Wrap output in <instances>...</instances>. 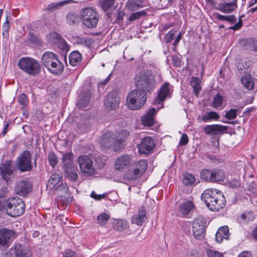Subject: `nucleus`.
<instances>
[{"mask_svg": "<svg viewBox=\"0 0 257 257\" xmlns=\"http://www.w3.org/2000/svg\"><path fill=\"white\" fill-rule=\"evenodd\" d=\"M201 199L212 211H218L222 208L226 202L221 192L215 189H208L201 195Z\"/></svg>", "mask_w": 257, "mask_h": 257, "instance_id": "f257e3e1", "label": "nucleus"}, {"mask_svg": "<svg viewBox=\"0 0 257 257\" xmlns=\"http://www.w3.org/2000/svg\"><path fill=\"white\" fill-rule=\"evenodd\" d=\"M136 86L137 88L147 92L152 91L156 86L154 76L151 71H143L136 76Z\"/></svg>", "mask_w": 257, "mask_h": 257, "instance_id": "f03ea898", "label": "nucleus"}, {"mask_svg": "<svg viewBox=\"0 0 257 257\" xmlns=\"http://www.w3.org/2000/svg\"><path fill=\"white\" fill-rule=\"evenodd\" d=\"M146 100V93L137 88L132 90L127 95V105L130 109L137 110L144 105Z\"/></svg>", "mask_w": 257, "mask_h": 257, "instance_id": "7ed1b4c3", "label": "nucleus"}, {"mask_svg": "<svg viewBox=\"0 0 257 257\" xmlns=\"http://www.w3.org/2000/svg\"><path fill=\"white\" fill-rule=\"evenodd\" d=\"M16 167L21 172H29L32 170V155L29 151H23L17 158Z\"/></svg>", "mask_w": 257, "mask_h": 257, "instance_id": "20e7f679", "label": "nucleus"}, {"mask_svg": "<svg viewBox=\"0 0 257 257\" xmlns=\"http://www.w3.org/2000/svg\"><path fill=\"white\" fill-rule=\"evenodd\" d=\"M81 18L83 24L88 28L96 26L98 21V15L91 8H86L81 11Z\"/></svg>", "mask_w": 257, "mask_h": 257, "instance_id": "39448f33", "label": "nucleus"}, {"mask_svg": "<svg viewBox=\"0 0 257 257\" xmlns=\"http://www.w3.org/2000/svg\"><path fill=\"white\" fill-rule=\"evenodd\" d=\"M82 175L85 177L92 176L95 174V169L93 166V162L87 155H81L77 158Z\"/></svg>", "mask_w": 257, "mask_h": 257, "instance_id": "423d86ee", "label": "nucleus"}, {"mask_svg": "<svg viewBox=\"0 0 257 257\" xmlns=\"http://www.w3.org/2000/svg\"><path fill=\"white\" fill-rule=\"evenodd\" d=\"M173 92V87L168 83L165 82L160 88L158 96L155 100V104H162L163 107V102L167 98H170Z\"/></svg>", "mask_w": 257, "mask_h": 257, "instance_id": "0eeeda50", "label": "nucleus"}, {"mask_svg": "<svg viewBox=\"0 0 257 257\" xmlns=\"http://www.w3.org/2000/svg\"><path fill=\"white\" fill-rule=\"evenodd\" d=\"M147 168V161L146 160H141L136 163L133 171L130 174V176H127V177L128 179H137L145 173Z\"/></svg>", "mask_w": 257, "mask_h": 257, "instance_id": "6e6552de", "label": "nucleus"}, {"mask_svg": "<svg viewBox=\"0 0 257 257\" xmlns=\"http://www.w3.org/2000/svg\"><path fill=\"white\" fill-rule=\"evenodd\" d=\"M42 62L44 64H63V60L66 64L67 63V57L66 55L58 56L54 53L51 52L47 51L45 52L42 57Z\"/></svg>", "mask_w": 257, "mask_h": 257, "instance_id": "1a4fd4ad", "label": "nucleus"}, {"mask_svg": "<svg viewBox=\"0 0 257 257\" xmlns=\"http://www.w3.org/2000/svg\"><path fill=\"white\" fill-rule=\"evenodd\" d=\"M16 171L15 167L13 165L12 161L7 160L0 166V174L2 178L8 182Z\"/></svg>", "mask_w": 257, "mask_h": 257, "instance_id": "9d476101", "label": "nucleus"}, {"mask_svg": "<svg viewBox=\"0 0 257 257\" xmlns=\"http://www.w3.org/2000/svg\"><path fill=\"white\" fill-rule=\"evenodd\" d=\"M193 232L194 237L199 240L204 237L205 234V222L203 219L196 218L193 222Z\"/></svg>", "mask_w": 257, "mask_h": 257, "instance_id": "9b49d317", "label": "nucleus"}, {"mask_svg": "<svg viewBox=\"0 0 257 257\" xmlns=\"http://www.w3.org/2000/svg\"><path fill=\"white\" fill-rule=\"evenodd\" d=\"M155 147L154 140L149 137L143 138L141 143L138 145V149L140 154L146 155L150 154Z\"/></svg>", "mask_w": 257, "mask_h": 257, "instance_id": "f8f14e48", "label": "nucleus"}, {"mask_svg": "<svg viewBox=\"0 0 257 257\" xmlns=\"http://www.w3.org/2000/svg\"><path fill=\"white\" fill-rule=\"evenodd\" d=\"M117 95L116 90H112L108 93L104 100V104L106 108L112 110L118 106L119 100Z\"/></svg>", "mask_w": 257, "mask_h": 257, "instance_id": "ddd939ff", "label": "nucleus"}, {"mask_svg": "<svg viewBox=\"0 0 257 257\" xmlns=\"http://www.w3.org/2000/svg\"><path fill=\"white\" fill-rule=\"evenodd\" d=\"M132 163V157L130 155H123L118 157L114 163V168L116 170L123 171L129 167Z\"/></svg>", "mask_w": 257, "mask_h": 257, "instance_id": "4468645a", "label": "nucleus"}, {"mask_svg": "<svg viewBox=\"0 0 257 257\" xmlns=\"http://www.w3.org/2000/svg\"><path fill=\"white\" fill-rule=\"evenodd\" d=\"M15 237L16 232L14 231L6 228L1 229L0 230V245L8 247L11 240Z\"/></svg>", "mask_w": 257, "mask_h": 257, "instance_id": "2eb2a0df", "label": "nucleus"}, {"mask_svg": "<svg viewBox=\"0 0 257 257\" xmlns=\"http://www.w3.org/2000/svg\"><path fill=\"white\" fill-rule=\"evenodd\" d=\"M46 38L48 43L55 44L60 49H66L67 47L66 42L56 32L49 33Z\"/></svg>", "mask_w": 257, "mask_h": 257, "instance_id": "dca6fc26", "label": "nucleus"}, {"mask_svg": "<svg viewBox=\"0 0 257 257\" xmlns=\"http://www.w3.org/2000/svg\"><path fill=\"white\" fill-rule=\"evenodd\" d=\"M160 108H161L157 109L155 108L149 109L141 117L142 124L145 126H152L155 122L156 114Z\"/></svg>", "mask_w": 257, "mask_h": 257, "instance_id": "f3484780", "label": "nucleus"}, {"mask_svg": "<svg viewBox=\"0 0 257 257\" xmlns=\"http://www.w3.org/2000/svg\"><path fill=\"white\" fill-rule=\"evenodd\" d=\"M32 189L31 183L27 181L22 180L17 183L15 190L20 196H25L29 194Z\"/></svg>", "mask_w": 257, "mask_h": 257, "instance_id": "a211bd4d", "label": "nucleus"}, {"mask_svg": "<svg viewBox=\"0 0 257 257\" xmlns=\"http://www.w3.org/2000/svg\"><path fill=\"white\" fill-rule=\"evenodd\" d=\"M90 91L85 92L82 95H80L77 103L78 107L83 110L88 109L90 108Z\"/></svg>", "mask_w": 257, "mask_h": 257, "instance_id": "6ab92c4d", "label": "nucleus"}, {"mask_svg": "<svg viewBox=\"0 0 257 257\" xmlns=\"http://www.w3.org/2000/svg\"><path fill=\"white\" fill-rule=\"evenodd\" d=\"M146 209L144 207H141L138 211L137 214L132 217V223L136 224L138 225H142L147 218L146 217Z\"/></svg>", "mask_w": 257, "mask_h": 257, "instance_id": "aec40b11", "label": "nucleus"}, {"mask_svg": "<svg viewBox=\"0 0 257 257\" xmlns=\"http://www.w3.org/2000/svg\"><path fill=\"white\" fill-rule=\"evenodd\" d=\"M114 137L111 131H107L105 133L101 139V146L104 148L109 149L113 147Z\"/></svg>", "mask_w": 257, "mask_h": 257, "instance_id": "412c9836", "label": "nucleus"}, {"mask_svg": "<svg viewBox=\"0 0 257 257\" xmlns=\"http://www.w3.org/2000/svg\"><path fill=\"white\" fill-rule=\"evenodd\" d=\"M193 207V204L191 201L184 202L179 206L178 215L180 216L187 217Z\"/></svg>", "mask_w": 257, "mask_h": 257, "instance_id": "4be33fe9", "label": "nucleus"}, {"mask_svg": "<svg viewBox=\"0 0 257 257\" xmlns=\"http://www.w3.org/2000/svg\"><path fill=\"white\" fill-rule=\"evenodd\" d=\"M229 236V229L227 226L220 227L217 230L215 235V239L217 242L221 243L224 239H228Z\"/></svg>", "mask_w": 257, "mask_h": 257, "instance_id": "5701e85b", "label": "nucleus"}, {"mask_svg": "<svg viewBox=\"0 0 257 257\" xmlns=\"http://www.w3.org/2000/svg\"><path fill=\"white\" fill-rule=\"evenodd\" d=\"M61 179L62 176L60 174H52L48 180L47 187L50 189L56 190L57 187H58L59 184H60L62 182Z\"/></svg>", "mask_w": 257, "mask_h": 257, "instance_id": "b1692460", "label": "nucleus"}, {"mask_svg": "<svg viewBox=\"0 0 257 257\" xmlns=\"http://www.w3.org/2000/svg\"><path fill=\"white\" fill-rule=\"evenodd\" d=\"M204 131L206 134L214 136L221 134L224 128L218 124L207 125L204 127Z\"/></svg>", "mask_w": 257, "mask_h": 257, "instance_id": "393cba45", "label": "nucleus"}, {"mask_svg": "<svg viewBox=\"0 0 257 257\" xmlns=\"http://www.w3.org/2000/svg\"><path fill=\"white\" fill-rule=\"evenodd\" d=\"M63 170L74 166L73 155L71 152L64 153L62 158Z\"/></svg>", "mask_w": 257, "mask_h": 257, "instance_id": "a878e982", "label": "nucleus"}, {"mask_svg": "<svg viewBox=\"0 0 257 257\" xmlns=\"http://www.w3.org/2000/svg\"><path fill=\"white\" fill-rule=\"evenodd\" d=\"M217 9L224 13H230L237 7L236 3L233 1L230 3H221L218 5Z\"/></svg>", "mask_w": 257, "mask_h": 257, "instance_id": "bb28decb", "label": "nucleus"}, {"mask_svg": "<svg viewBox=\"0 0 257 257\" xmlns=\"http://www.w3.org/2000/svg\"><path fill=\"white\" fill-rule=\"evenodd\" d=\"M13 250L15 254V257H31L30 253L24 246L18 244H15Z\"/></svg>", "mask_w": 257, "mask_h": 257, "instance_id": "cd10ccee", "label": "nucleus"}, {"mask_svg": "<svg viewBox=\"0 0 257 257\" xmlns=\"http://www.w3.org/2000/svg\"><path fill=\"white\" fill-rule=\"evenodd\" d=\"M65 175L70 181H75L78 177V170L75 166L63 170Z\"/></svg>", "mask_w": 257, "mask_h": 257, "instance_id": "c85d7f7f", "label": "nucleus"}, {"mask_svg": "<svg viewBox=\"0 0 257 257\" xmlns=\"http://www.w3.org/2000/svg\"><path fill=\"white\" fill-rule=\"evenodd\" d=\"M242 85L248 90H252L254 87V81L250 74L244 73L241 78Z\"/></svg>", "mask_w": 257, "mask_h": 257, "instance_id": "c756f323", "label": "nucleus"}, {"mask_svg": "<svg viewBox=\"0 0 257 257\" xmlns=\"http://www.w3.org/2000/svg\"><path fill=\"white\" fill-rule=\"evenodd\" d=\"M125 6L128 10L135 11L144 7V2L142 0H128Z\"/></svg>", "mask_w": 257, "mask_h": 257, "instance_id": "7c9ffc66", "label": "nucleus"}, {"mask_svg": "<svg viewBox=\"0 0 257 257\" xmlns=\"http://www.w3.org/2000/svg\"><path fill=\"white\" fill-rule=\"evenodd\" d=\"M20 69L31 75H35L40 72V65H18Z\"/></svg>", "mask_w": 257, "mask_h": 257, "instance_id": "2f4dec72", "label": "nucleus"}, {"mask_svg": "<svg viewBox=\"0 0 257 257\" xmlns=\"http://www.w3.org/2000/svg\"><path fill=\"white\" fill-rule=\"evenodd\" d=\"M113 228L115 230L122 231L128 228L127 221L124 219H115L114 221Z\"/></svg>", "mask_w": 257, "mask_h": 257, "instance_id": "473e14b6", "label": "nucleus"}, {"mask_svg": "<svg viewBox=\"0 0 257 257\" xmlns=\"http://www.w3.org/2000/svg\"><path fill=\"white\" fill-rule=\"evenodd\" d=\"M190 85L193 89L194 94L198 97L201 90L200 79L199 78L193 77L190 82Z\"/></svg>", "mask_w": 257, "mask_h": 257, "instance_id": "72a5a7b5", "label": "nucleus"}, {"mask_svg": "<svg viewBox=\"0 0 257 257\" xmlns=\"http://www.w3.org/2000/svg\"><path fill=\"white\" fill-rule=\"evenodd\" d=\"M220 117L219 115L215 111L207 112L201 116L202 121L207 122L212 120H217Z\"/></svg>", "mask_w": 257, "mask_h": 257, "instance_id": "f704fd0d", "label": "nucleus"}, {"mask_svg": "<svg viewBox=\"0 0 257 257\" xmlns=\"http://www.w3.org/2000/svg\"><path fill=\"white\" fill-rule=\"evenodd\" d=\"M214 172L212 170L203 169L200 173V177L201 179H203L207 182H213Z\"/></svg>", "mask_w": 257, "mask_h": 257, "instance_id": "c9c22d12", "label": "nucleus"}, {"mask_svg": "<svg viewBox=\"0 0 257 257\" xmlns=\"http://www.w3.org/2000/svg\"><path fill=\"white\" fill-rule=\"evenodd\" d=\"M213 172H214L213 177V182H219L223 181V180L225 179L226 174L224 171L218 169H213Z\"/></svg>", "mask_w": 257, "mask_h": 257, "instance_id": "e433bc0d", "label": "nucleus"}, {"mask_svg": "<svg viewBox=\"0 0 257 257\" xmlns=\"http://www.w3.org/2000/svg\"><path fill=\"white\" fill-rule=\"evenodd\" d=\"M46 69L54 75H59L64 70L63 65H45Z\"/></svg>", "mask_w": 257, "mask_h": 257, "instance_id": "4c0bfd02", "label": "nucleus"}, {"mask_svg": "<svg viewBox=\"0 0 257 257\" xmlns=\"http://www.w3.org/2000/svg\"><path fill=\"white\" fill-rule=\"evenodd\" d=\"M28 40L35 47H41L43 46L41 39L37 35L32 33H29Z\"/></svg>", "mask_w": 257, "mask_h": 257, "instance_id": "58836bf2", "label": "nucleus"}, {"mask_svg": "<svg viewBox=\"0 0 257 257\" xmlns=\"http://www.w3.org/2000/svg\"><path fill=\"white\" fill-rule=\"evenodd\" d=\"M245 47L249 51L257 52V40L248 39L245 41Z\"/></svg>", "mask_w": 257, "mask_h": 257, "instance_id": "ea45409f", "label": "nucleus"}, {"mask_svg": "<svg viewBox=\"0 0 257 257\" xmlns=\"http://www.w3.org/2000/svg\"><path fill=\"white\" fill-rule=\"evenodd\" d=\"M196 181L195 176L192 174L186 173L183 176V183L186 186L193 184Z\"/></svg>", "mask_w": 257, "mask_h": 257, "instance_id": "a19ab883", "label": "nucleus"}, {"mask_svg": "<svg viewBox=\"0 0 257 257\" xmlns=\"http://www.w3.org/2000/svg\"><path fill=\"white\" fill-rule=\"evenodd\" d=\"M70 64L78 63L81 59V55L78 51L72 52L69 56Z\"/></svg>", "mask_w": 257, "mask_h": 257, "instance_id": "79ce46f5", "label": "nucleus"}, {"mask_svg": "<svg viewBox=\"0 0 257 257\" xmlns=\"http://www.w3.org/2000/svg\"><path fill=\"white\" fill-rule=\"evenodd\" d=\"M223 101V97L219 93L214 96L212 103V106L214 108H218L222 106Z\"/></svg>", "mask_w": 257, "mask_h": 257, "instance_id": "37998d69", "label": "nucleus"}, {"mask_svg": "<svg viewBox=\"0 0 257 257\" xmlns=\"http://www.w3.org/2000/svg\"><path fill=\"white\" fill-rule=\"evenodd\" d=\"M216 18L219 20L226 21L232 24L234 23L236 21V17L234 15L226 16L221 15L219 14H217Z\"/></svg>", "mask_w": 257, "mask_h": 257, "instance_id": "c03bdc74", "label": "nucleus"}, {"mask_svg": "<svg viewBox=\"0 0 257 257\" xmlns=\"http://www.w3.org/2000/svg\"><path fill=\"white\" fill-rule=\"evenodd\" d=\"M114 2L115 0H100V5L102 10L106 11L113 6Z\"/></svg>", "mask_w": 257, "mask_h": 257, "instance_id": "a18cd8bd", "label": "nucleus"}, {"mask_svg": "<svg viewBox=\"0 0 257 257\" xmlns=\"http://www.w3.org/2000/svg\"><path fill=\"white\" fill-rule=\"evenodd\" d=\"M110 216L105 213H102L97 216L98 223L101 226H104L109 219Z\"/></svg>", "mask_w": 257, "mask_h": 257, "instance_id": "49530a36", "label": "nucleus"}, {"mask_svg": "<svg viewBox=\"0 0 257 257\" xmlns=\"http://www.w3.org/2000/svg\"><path fill=\"white\" fill-rule=\"evenodd\" d=\"M18 64H38V62L32 58L23 57L19 60Z\"/></svg>", "mask_w": 257, "mask_h": 257, "instance_id": "de8ad7c7", "label": "nucleus"}, {"mask_svg": "<svg viewBox=\"0 0 257 257\" xmlns=\"http://www.w3.org/2000/svg\"><path fill=\"white\" fill-rule=\"evenodd\" d=\"M48 160H49L50 165L53 168H54L55 167V166L57 164V163H58L57 158L54 152L51 151L49 153Z\"/></svg>", "mask_w": 257, "mask_h": 257, "instance_id": "09e8293b", "label": "nucleus"}, {"mask_svg": "<svg viewBox=\"0 0 257 257\" xmlns=\"http://www.w3.org/2000/svg\"><path fill=\"white\" fill-rule=\"evenodd\" d=\"M147 15V13L145 11H142L137 12L136 13H133L131 15L129 18V20L130 21H134L137 20L139 19L142 16H145Z\"/></svg>", "mask_w": 257, "mask_h": 257, "instance_id": "8fccbe9b", "label": "nucleus"}, {"mask_svg": "<svg viewBox=\"0 0 257 257\" xmlns=\"http://www.w3.org/2000/svg\"><path fill=\"white\" fill-rule=\"evenodd\" d=\"M119 137L120 136H116L115 141L113 143V147L115 151L123 148L124 146V140L122 138Z\"/></svg>", "mask_w": 257, "mask_h": 257, "instance_id": "3c124183", "label": "nucleus"}, {"mask_svg": "<svg viewBox=\"0 0 257 257\" xmlns=\"http://www.w3.org/2000/svg\"><path fill=\"white\" fill-rule=\"evenodd\" d=\"M241 109L240 107L237 109H230L229 111L226 112L225 117L228 119H233L236 117L237 112Z\"/></svg>", "mask_w": 257, "mask_h": 257, "instance_id": "603ef678", "label": "nucleus"}, {"mask_svg": "<svg viewBox=\"0 0 257 257\" xmlns=\"http://www.w3.org/2000/svg\"><path fill=\"white\" fill-rule=\"evenodd\" d=\"M206 253L207 257H224L222 252L216 250L207 249Z\"/></svg>", "mask_w": 257, "mask_h": 257, "instance_id": "864d4df0", "label": "nucleus"}, {"mask_svg": "<svg viewBox=\"0 0 257 257\" xmlns=\"http://www.w3.org/2000/svg\"><path fill=\"white\" fill-rule=\"evenodd\" d=\"M175 0H160L158 6L161 9H166L171 6Z\"/></svg>", "mask_w": 257, "mask_h": 257, "instance_id": "5fc2aeb1", "label": "nucleus"}, {"mask_svg": "<svg viewBox=\"0 0 257 257\" xmlns=\"http://www.w3.org/2000/svg\"><path fill=\"white\" fill-rule=\"evenodd\" d=\"M176 31L175 30H171L169 31L165 36L164 40L166 43H170L173 40L175 37V35Z\"/></svg>", "mask_w": 257, "mask_h": 257, "instance_id": "6e6d98bb", "label": "nucleus"}, {"mask_svg": "<svg viewBox=\"0 0 257 257\" xmlns=\"http://www.w3.org/2000/svg\"><path fill=\"white\" fill-rule=\"evenodd\" d=\"M78 17L73 14H69L66 18L67 22L70 25H73L75 24Z\"/></svg>", "mask_w": 257, "mask_h": 257, "instance_id": "4d7b16f0", "label": "nucleus"}, {"mask_svg": "<svg viewBox=\"0 0 257 257\" xmlns=\"http://www.w3.org/2000/svg\"><path fill=\"white\" fill-rule=\"evenodd\" d=\"M241 218L247 221H252L254 219V216L252 212H246L241 215Z\"/></svg>", "mask_w": 257, "mask_h": 257, "instance_id": "13d9d810", "label": "nucleus"}, {"mask_svg": "<svg viewBox=\"0 0 257 257\" xmlns=\"http://www.w3.org/2000/svg\"><path fill=\"white\" fill-rule=\"evenodd\" d=\"M62 6H63V3L62 2L52 3L48 6L47 10L50 11H53Z\"/></svg>", "mask_w": 257, "mask_h": 257, "instance_id": "bf43d9fd", "label": "nucleus"}, {"mask_svg": "<svg viewBox=\"0 0 257 257\" xmlns=\"http://www.w3.org/2000/svg\"><path fill=\"white\" fill-rule=\"evenodd\" d=\"M56 190L65 193L67 192L68 187L66 183H63L62 182L60 184H59L58 187H57Z\"/></svg>", "mask_w": 257, "mask_h": 257, "instance_id": "052dcab7", "label": "nucleus"}, {"mask_svg": "<svg viewBox=\"0 0 257 257\" xmlns=\"http://www.w3.org/2000/svg\"><path fill=\"white\" fill-rule=\"evenodd\" d=\"M19 101L20 103L22 105H27L28 103V98L26 95L24 93L21 94L19 98Z\"/></svg>", "mask_w": 257, "mask_h": 257, "instance_id": "680f3d73", "label": "nucleus"}, {"mask_svg": "<svg viewBox=\"0 0 257 257\" xmlns=\"http://www.w3.org/2000/svg\"><path fill=\"white\" fill-rule=\"evenodd\" d=\"M228 184L232 188L238 187L240 184L238 180H231L228 182Z\"/></svg>", "mask_w": 257, "mask_h": 257, "instance_id": "e2e57ef3", "label": "nucleus"}, {"mask_svg": "<svg viewBox=\"0 0 257 257\" xmlns=\"http://www.w3.org/2000/svg\"><path fill=\"white\" fill-rule=\"evenodd\" d=\"M188 142V138L187 135L183 134L180 139L179 144L180 145L185 146L187 144Z\"/></svg>", "mask_w": 257, "mask_h": 257, "instance_id": "0e129e2a", "label": "nucleus"}, {"mask_svg": "<svg viewBox=\"0 0 257 257\" xmlns=\"http://www.w3.org/2000/svg\"><path fill=\"white\" fill-rule=\"evenodd\" d=\"M243 16H241L239 18V21L237 23H236L235 25L232 26V27H230V29H232L233 30H238L242 26V21L241 20V18L243 17Z\"/></svg>", "mask_w": 257, "mask_h": 257, "instance_id": "69168bd1", "label": "nucleus"}, {"mask_svg": "<svg viewBox=\"0 0 257 257\" xmlns=\"http://www.w3.org/2000/svg\"><path fill=\"white\" fill-rule=\"evenodd\" d=\"M63 257H76V256L74 251L67 249L64 252Z\"/></svg>", "mask_w": 257, "mask_h": 257, "instance_id": "338daca9", "label": "nucleus"}, {"mask_svg": "<svg viewBox=\"0 0 257 257\" xmlns=\"http://www.w3.org/2000/svg\"><path fill=\"white\" fill-rule=\"evenodd\" d=\"M237 257H252V255L249 251H243L238 255Z\"/></svg>", "mask_w": 257, "mask_h": 257, "instance_id": "774afa93", "label": "nucleus"}]
</instances>
